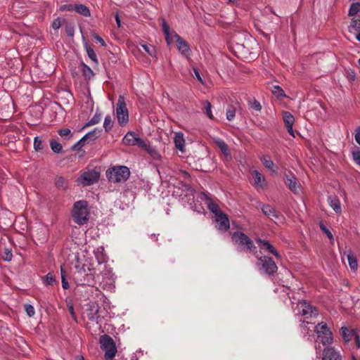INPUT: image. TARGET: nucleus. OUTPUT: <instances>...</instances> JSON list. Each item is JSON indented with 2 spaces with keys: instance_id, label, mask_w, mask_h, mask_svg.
Masks as SVG:
<instances>
[{
  "instance_id": "1",
  "label": "nucleus",
  "mask_w": 360,
  "mask_h": 360,
  "mask_svg": "<svg viewBox=\"0 0 360 360\" xmlns=\"http://www.w3.org/2000/svg\"><path fill=\"white\" fill-rule=\"evenodd\" d=\"M130 176V171L126 166H116L106 171V176L112 183L126 181Z\"/></svg>"
},
{
  "instance_id": "2",
  "label": "nucleus",
  "mask_w": 360,
  "mask_h": 360,
  "mask_svg": "<svg viewBox=\"0 0 360 360\" xmlns=\"http://www.w3.org/2000/svg\"><path fill=\"white\" fill-rule=\"evenodd\" d=\"M72 216L74 221L83 225L88 221L89 211L87 209V202L85 200L77 201L74 204Z\"/></svg>"
},
{
  "instance_id": "3",
  "label": "nucleus",
  "mask_w": 360,
  "mask_h": 360,
  "mask_svg": "<svg viewBox=\"0 0 360 360\" xmlns=\"http://www.w3.org/2000/svg\"><path fill=\"white\" fill-rule=\"evenodd\" d=\"M101 348L105 351V357L107 360H112L117 353V348L114 340L109 335L101 337Z\"/></svg>"
},
{
  "instance_id": "4",
  "label": "nucleus",
  "mask_w": 360,
  "mask_h": 360,
  "mask_svg": "<svg viewBox=\"0 0 360 360\" xmlns=\"http://www.w3.org/2000/svg\"><path fill=\"white\" fill-rule=\"evenodd\" d=\"M318 339L323 345H331L333 342V335L327 324L324 322L319 323L316 327Z\"/></svg>"
},
{
  "instance_id": "5",
  "label": "nucleus",
  "mask_w": 360,
  "mask_h": 360,
  "mask_svg": "<svg viewBox=\"0 0 360 360\" xmlns=\"http://www.w3.org/2000/svg\"><path fill=\"white\" fill-rule=\"evenodd\" d=\"M116 115L120 125H124L129 122L128 110L126 107L124 97L122 95L119 96L117 103Z\"/></svg>"
},
{
  "instance_id": "6",
  "label": "nucleus",
  "mask_w": 360,
  "mask_h": 360,
  "mask_svg": "<svg viewBox=\"0 0 360 360\" xmlns=\"http://www.w3.org/2000/svg\"><path fill=\"white\" fill-rule=\"evenodd\" d=\"M231 238L234 243L242 247H246L247 250L252 251L256 248L253 241L243 232H234Z\"/></svg>"
},
{
  "instance_id": "7",
  "label": "nucleus",
  "mask_w": 360,
  "mask_h": 360,
  "mask_svg": "<svg viewBox=\"0 0 360 360\" xmlns=\"http://www.w3.org/2000/svg\"><path fill=\"white\" fill-rule=\"evenodd\" d=\"M259 260L260 261L264 271L267 274L272 275L277 271V266L271 257L265 256L260 257Z\"/></svg>"
},
{
  "instance_id": "8",
  "label": "nucleus",
  "mask_w": 360,
  "mask_h": 360,
  "mask_svg": "<svg viewBox=\"0 0 360 360\" xmlns=\"http://www.w3.org/2000/svg\"><path fill=\"white\" fill-rule=\"evenodd\" d=\"M100 174L96 170H91L89 172H84L81 175V183L84 186H89L96 182L99 179Z\"/></svg>"
},
{
  "instance_id": "9",
  "label": "nucleus",
  "mask_w": 360,
  "mask_h": 360,
  "mask_svg": "<svg viewBox=\"0 0 360 360\" xmlns=\"http://www.w3.org/2000/svg\"><path fill=\"white\" fill-rule=\"evenodd\" d=\"M297 307L300 314L307 318L311 317L317 314L316 309L304 300L299 301Z\"/></svg>"
},
{
  "instance_id": "10",
  "label": "nucleus",
  "mask_w": 360,
  "mask_h": 360,
  "mask_svg": "<svg viewBox=\"0 0 360 360\" xmlns=\"http://www.w3.org/2000/svg\"><path fill=\"white\" fill-rule=\"evenodd\" d=\"M174 37H175L177 48L180 53L186 58H188L191 51L188 43L175 32L174 33Z\"/></svg>"
},
{
  "instance_id": "11",
  "label": "nucleus",
  "mask_w": 360,
  "mask_h": 360,
  "mask_svg": "<svg viewBox=\"0 0 360 360\" xmlns=\"http://www.w3.org/2000/svg\"><path fill=\"white\" fill-rule=\"evenodd\" d=\"M322 360H342V358L333 347H327L323 350Z\"/></svg>"
},
{
  "instance_id": "12",
  "label": "nucleus",
  "mask_w": 360,
  "mask_h": 360,
  "mask_svg": "<svg viewBox=\"0 0 360 360\" xmlns=\"http://www.w3.org/2000/svg\"><path fill=\"white\" fill-rule=\"evenodd\" d=\"M285 184L294 194L297 195L300 193L301 186L294 175H286Z\"/></svg>"
},
{
  "instance_id": "13",
  "label": "nucleus",
  "mask_w": 360,
  "mask_h": 360,
  "mask_svg": "<svg viewBox=\"0 0 360 360\" xmlns=\"http://www.w3.org/2000/svg\"><path fill=\"white\" fill-rule=\"evenodd\" d=\"M262 210L266 216L275 222L282 219V215L269 205H264L262 207Z\"/></svg>"
},
{
  "instance_id": "14",
  "label": "nucleus",
  "mask_w": 360,
  "mask_h": 360,
  "mask_svg": "<svg viewBox=\"0 0 360 360\" xmlns=\"http://www.w3.org/2000/svg\"><path fill=\"white\" fill-rule=\"evenodd\" d=\"M99 306L96 302L89 303L86 311L87 317L89 320L92 321H96L98 323V320L100 317L98 314Z\"/></svg>"
},
{
  "instance_id": "15",
  "label": "nucleus",
  "mask_w": 360,
  "mask_h": 360,
  "mask_svg": "<svg viewBox=\"0 0 360 360\" xmlns=\"http://www.w3.org/2000/svg\"><path fill=\"white\" fill-rule=\"evenodd\" d=\"M283 120L287 128L288 132L292 136L295 137L294 131L292 129V127L295 122V118L293 115L288 111H284L283 112Z\"/></svg>"
},
{
  "instance_id": "16",
  "label": "nucleus",
  "mask_w": 360,
  "mask_h": 360,
  "mask_svg": "<svg viewBox=\"0 0 360 360\" xmlns=\"http://www.w3.org/2000/svg\"><path fill=\"white\" fill-rule=\"evenodd\" d=\"M216 221L218 224V229L226 231L229 229L230 223L227 215L221 212L215 216Z\"/></svg>"
},
{
  "instance_id": "17",
  "label": "nucleus",
  "mask_w": 360,
  "mask_h": 360,
  "mask_svg": "<svg viewBox=\"0 0 360 360\" xmlns=\"http://www.w3.org/2000/svg\"><path fill=\"white\" fill-rule=\"evenodd\" d=\"M202 195L203 198H201L205 199L206 200L205 204L207 205V208L210 212L214 214L215 216L222 212L220 210L219 205L216 202H214L210 197H209L205 193H202Z\"/></svg>"
},
{
  "instance_id": "18",
  "label": "nucleus",
  "mask_w": 360,
  "mask_h": 360,
  "mask_svg": "<svg viewBox=\"0 0 360 360\" xmlns=\"http://www.w3.org/2000/svg\"><path fill=\"white\" fill-rule=\"evenodd\" d=\"M252 176L254 179L255 184L257 188H264L266 186L264 176L258 171H252Z\"/></svg>"
},
{
  "instance_id": "19",
  "label": "nucleus",
  "mask_w": 360,
  "mask_h": 360,
  "mask_svg": "<svg viewBox=\"0 0 360 360\" xmlns=\"http://www.w3.org/2000/svg\"><path fill=\"white\" fill-rule=\"evenodd\" d=\"M174 142L175 146L177 149H179L181 152L184 153L185 151V140L184 138V134L181 132L175 133V136L174 138Z\"/></svg>"
},
{
  "instance_id": "20",
  "label": "nucleus",
  "mask_w": 360,
  "mask_h": 360,
  "mask_svg": "<svg viewBox=\"0 0 360 360\" xmlns=\"http://www.w3.org/2000/svg\"><path fill=\"white\" fill-rule=\"evenodd\" d=\"M214 141L216 146L221 150V151L224 153V155L229 156L230 155V151L227 144L221 139H214Z\"/></svg>"
},
{
  "instance_id": "21",
  "label": "nucleus",
  "mask_w": 360,
  "mask_h": 360,
  "mask_svg": "<svg viewBox=\"0 0 360 360\" xmlns=\"http://www.w3.org/2000/svg\"><path fill=\"white\" fill-rule=\"evenodd\" d=\"M75 11L84 17H89L91 15L90 10L87 6L83 4H75Z\"/></svg>"
},
{
  "instance_id": "22",
  "label": "nucleus",
  "mask_w": 360,
  "mask_h": 360,
  "mask_svg": "<svg viewBox=\"0 0 360 360\" xmlns=\"http://www.w3.org/2000/svg\"><path fill=\"white\" fill-rule=\"evenodd\" d=\"M257 242L260 244H262L270 253L273 254L276 257H281L279 253L276 251L274 247L269 243V241L264 240L262 239H257Z\"/></svg>"
},
{
  "instance_id": "23",
  "label": "nucleus",
  "mask_w": 360,
  "mask_h": 360,
  "mask_svg": "<svg viewBox=\"0 0 360 360\" xmlns=\"http://www.w3.org/2000/svg\"><path fill=\"white\" fill-rule=\"evenodd\" d=\"M136 139V136L135 134L132 131H129L124 136L122 142L125 145L135 146Z\"/></svg>"
},
{
  "instance_id": "24",
  "label": "nucleus",
  "mask_w": 360,
  "mask_h": 360,
  "mask_svg": "<svg viewBox=\"0 0 360 360\" xmlns=\"http://www.w3.org/2000/svg\"><path fill=\"white\" fill-rule=\"evenodd\" d=\"M102 132L101 129L96 128L92 131L89 132L85 136H83V140H91L94 141L98 138V136L101 135V133Z\"/></svg>"
},
{
  "instance_id": "25",
  "label": "nucleus",
  "mask_w": 360,
  "mask_h": 360,
  "mask_svg": "<svg viewBox=\"0 0 360 360\" xmlns=\"http://www.w3.org/2000/svg\"><path fill=\"white\" fill-rule=\"evenodd\" d=\"M329 204L336 213H340L341 207L340 201L335 197H330L328 198Z\"/></svg>"
},
{
  "instance_id": "26",
  "label": "nucleus",
  "mask_w": 360,
  "mask_h": 360,
  "mask_svg": "<svg viewBox=\"0 0 360 360\" xmlns=\"http://www.w3.org/2000/svg\"><path fill=\"white\" fill-rule=\"evenodd\" d=\"M347 260L351 269L356 270L358 268L357 259L352 252L347 254Z\"/></svg>"
},
{
  "instance_id": "27",
  "label": "nucleus",
  "mask_w": 360,
  "mask_h": 360,
  "mask_svg": "<svg viewBox=\"0 0 360 360\" xmlns=\"http://www.w3.org/2000/svg\"><path fill=\"white\" fill-rule=\"evenodd\" d=\"M94 283V276L93 274H86L83 279H80L79 284L92 285Z\"/></svg>"
},
{
  "instance_id": "28",
  "label": "nucleus",
  "mask_w": 360,
  "mask_h": 360,
  "mask_svg": "<svg viewBox=\"0 0 360 360\" xmlns=\"http://www.w3.org/2000/svg\"><path fill=\"white\" fill-rule=\"evenodd\" d=\"M85 49L89 58L96 64H98L96 54L94 49L87 43L85 44Z\"/></svg>"
},
{
  "instance_id": "29",
  "label": "nucleus",
  "mask_w": 360,
  "mask_h": 360,
  "mask_svg": "<svg viewBox=\"0 0 360 360\" xmlns=\"http://www.w3.org/2000/svg\"><path fill=\"white\" fill-rule=\"evenodd\" d=\"M81 66H82V73H83L84 76L85 77V78L89 79L91 77H93V76L94 75V73L88 65H86L84 63H82Z\"/></svg>"
},
{
  "instance_id": "30",
  "label": "nucleus",
  "mask_w": 360,
  "mask_h": 360,
  "mask_svg": "<svg viewBox=\"0 0 360 360\" xmlns=\"http://www.w3.org/2000/svg\"><path fill=\"white\" fill-rule=\"evenodd\" d=\"M55 184L57 188L65 189L68 184L67 181L63 176H57L55 179Z\"/></svg>"
},
{
  "instance_id": "31",
  "label": "nucleus",
  "mask_w": 360,
  "mask_h": 360,
  "mask_svg": "<svg viewBox=\"0 0 360 360\" xmlns=\"http://www.w3.org/2000/svg\"><path fill=\"white\" fill-rule=\"evenodd\" d=\"M360 11V1L356 3H353L350 6L348 15L349 16H354L357 14Z\"/></svg>"
},
{
  "instance_id": "32",
  "label": "nucleus",
  "mask_w": 360,
  "mask_h": 360,
  "mask_svg": "<svg viewBox=\"0 0 360 360\" xmlns=\"http://www.w3.org/2000/svg\"><path fill=\"white\" fill-rule=\"evenodd\" d=\"M50 145H51V148L53 152H55L56 153H60L62 152V150H63L62 145L59 142L56 141V140L52 139L50 141Z\"/></svg>"
},
{
  "instance_id": "33",
  "label": "nucleus",
  "mask_w": 360,
  "mask_h": 360,
  "mask_svg": "<svg viewBox=\"0 0 360 360\" xmlns=\"http://www.w3.org/2000/svg\"><path fill=\"white\" fill-rule=\"evenodd\" d=\"M141 46L148 55L153 58H156V50L153 46L142 44Z\"/></svg>"
},
{
  "instance_id": "34",
  "label": "nucleus",
  "mask_w": 360,
  "mask_h": 360,
  "mask_svg": "<svg viewBox=\"0 0 360 360\" xmlns=\"http://www.w3.org/2000/svg\"><path fill=\"white\" fill-rule=\"evenodd\" d=\"M113 127V121L110 115L105 117L103 127L106 132H108Z\"/></svg>"
},
{
  "instance_id": "35",
  "label": "nucleus",
  "mask_w": 360,
  "mask_h": 360,
  "mask_svg": "<svg viewBox=\"0 0 360 360\" xmlns=\"http://www.w3.org/2000/svg\"><path fill=\"white\" fill-rule=\"evenodd\" d=\"M101 119V114L96 112V114L94 115V117L84 125V127H86L91 125H94L96 124H98Z\"/></svg>"
},
{
  "instance_id": "36",
  "label": "nucleus",
  "mask_w": 360,
  "mask_h": 360,
  "mask_svg": "<svg viewBox=\"0 0 360 360\" xmlns=\"http://www.w3.org/2000/svg\"><path fill=\"white\" fill-rule=\"evenodd\" d=\"M261 161L262 162L263 165L267 169H273V167L274 166V162L271 160V158L269 156H263L261 158Z\"/></svg>"
},
{
  "instance_id": "37",
  "label": "nucleus",
  "mask_w": 360,
  "mask_h": 360,
  "mask_svg": "<svg viewBox=\"0 0 360 360\" xmlns=\"http://www.w3.org/2000/svg\"><path fill=\"white\" fill-rule=\"evenodd\" d=\"M202 104L204 105V108L205 110L206 115H207V117L210 119L212 120L213 115L211 111V108H212L211 103L208 101L206 100L202 102Z\"/></svg>"
},
{
  "instance_id": "38",
  "label": "nucleus",
  "mask_w": 360,
  "mask_h": 360,
  "mask_svg": "<svg viewBox=\"0 0 360 360\" xmlns=\"http://www.w3.org/2000/svg\"><path fill=\"white\" fill-rule=\"evenodd\" d=\"M1 257L4 261L10 262L12 259L13 254L8 248H4L1 253Z\"/></svg>"
},
{
  "instance_id": "39",
  "label": "nucleus",
  "mask_w": 360,
  "mask_h": 360,
  "mask_svg": "<svg viewBox=\"0 0 360 360\" xmlns=\"http://www.w3.org/2000/svg\"><path fill=\"white\" fill-rule=\"evenodd\" d=\"M236 115V108L233 106H230L226 110V118L229 121H231L234 119Z\"/></svg>"
},
{
  "instance_id": "40",
  "label": "nucleus",
  "mask_w": 360,
  "mask_h": 360,
  "mask_svg": "<svg viewBox=\"0 0 360 360\" xmlns=\"http://www.w3.org/2000/svg\"><path fill=\"white\" fill-rule=\"evenodd\" d=\"M44 280L46 285H53L56 283L55 276L53 273H49L44 277Z\"/></svg>"
},
{
  "instance_id": "41",
  "label": "nucleus",
  "mask_w": 360,
  "mask_h": 360,
  "mask_svg": "<svg viewBox=\"0 0 360 360\" xmlns=\"http://www.w3.org/2000/svg\"><path fill=\"white\" fill-rule=\"evenodd\" d=\"M320 229L321 230L326 234V236H328V238L331 240V241H333L334 238H333V234L331 233V232L330 231V230L328 229H327L326 227V226L323 224V223H321L320 225Z\"/></svg>"
},
{
  "instance_id": "42",
  "label": "nucleus",
  "mask_w": 360,
  "mask_h": 360,
  "mask_svg": "<svg viewBox=\"0 0 360 360\" xmlns=\"http://www.w3.org/2000/svg\"><path fill=\"white\" fill-rule=\"evenodd\" d=\"M137 145L141 148H143L146 150H147L148 147L149 146L141 138L136 137V141H135V146Z\"/></svg>"
},
{
  "instance_id": "43",
  "label": "nucleus",
  "mask_w": 360,
  "mask_h": 360,
  "mask_svg": "<svg viewBox=\"0 0 360 360\" xmlns=\"http://www.w3.org/2000/svg\"><path fill=\"white\" fill-rule=\"evenodd\" d=\"M272 92L278 96H285L284 91L279 86H274Z\"/></svg>"
},
{
  "instance_id": "44",
  "label": "nucleus",
  "mask_w": 360,
  "mask_h": 360,
  "mask_svg": "<svg viewBox=\"0 0 360 360\" xmlns=\"http://www.w3.org/2000/svg\"><path fill=\"white\" fill-rule=\"evenodd\" d=\"M341 330H342V335L344 338V340L346 341V342H348L350 340V332L349 330L347 328H341Z\"/></svg>"
},
{
  "instance_id": "45",
  "label": "nucleus",
  "mask_w": 360,
  "mask_h": 360,
  "mask_svg": "<svg viewBox=\"0 0 360 360\" xmlns=\"http://www.w3.org/2000/svg\"><path fill=\"white\" fill-rule=\"evenodd\" d=\"M25 309L30 317H32L34 315V309L31 304H25Z\"/></svg>"
},
{
  "instance_id": "46",
  "label": "nucleus",
  "mask_w": 360,
  "mask_h": 360,
  "mask_svg": "<svg viewBox=\"0 0 360 360\" xmlns=\"http://www.w3.org/2000/svg\"><path fill=\"white\" fill-rule=\"evenodd\" d=\"M86 140H83V137L77 141L74 146H72V149L73 150H79L85 143Z\"/></svg>"
},
{
  "instance_id": "47",
  "label": "nucleus",
  "mask_w": 360,
  "mask_h": 360,
  "mask_svg": "<svg viewBox=\"0 0 360 360\" xmlns=\"http://www.w3.org/2000/svg\"><path fill=\"white\" fill-rule=\"evenodd\" d=\"M34 147L36 150H39L42 148V142L39 137L34 138Z\"/></svg>"
},
{
  "instance_id": "48",
  "label": "nucleus",
  "mask_w": 360,
  "mask_h": 360,
  "mask_svg": "<svg viewBox=\"0 0 360 360\" xmlns=\"http://www.w3.org/2000/svg\"><path fill=\"white\" fill-rule=\"evenodd\" d=\"M58 133L60 136H72L70 129L68 128L59 129Z\"/></svg>"
},
{
  "instance_id": "49",
  "label": "nucleus",
  "mask_w": 360,
  "mask_h": 360,
  "mask_svg": "<svg viewBox=\"0 0 360 360\" xmlns=\"http://www.w3.org/2000/svg\"><path fill=\"white\" fill-rule=\"evenodd\" d=\"M350 27L356 30H360V19H353Z\"/></svg>"
},
{
  "instance_id": "50",
  "label": "nucleus",
  "mask_w": 360,
  "mask_h": 360,
  "mask_svg": "<svg viewBox=\"0 0 360 360\" xmlns=\"http://www.w3.org/2000/svg\"><path fill=\"white\" fill-rule=\"evenodd\" d=\"M62 25V20L59 18L55 19L52 22V27L54 30L59 29Z\"/></svg>"
},
{
  "instance_id": "51",
  "label": "nucleus",
  "mask_w": 360,
  "mask_h": 360,
  "mask_svg": "<svg viewBox=\"0 0 360 360\" xmlns=\"http://www.w3.org/2000/svg\"><path fill=\"white\" fill-rule=\"evenodd\" d=\"M250 106H251V108H252L253 109H255L257 111H260L262 109L261 104L259 103V102H258L256 100H253L252 101L250 102Z\"/></svg>"
},
{
  "instance_id": "52",
  "label": "nucleus",
  "mask_w": 360,
  "mask_h": 360,
  "mask_svg": "<svg viewBox=\"0 0 360 360\" xmlns=\"http://www.w3.org/2000/svg\"><path fill=\"white\" fill-rule=\"evenodd\" d=\"M352 155H353V158H354V160L355 161V162L357 165H360V151L359 150L354 151L352 153Z\"/></svg>"
},
{
  "instance_id": "53",
  "label": "nucleus",
  "mask_w": 360,
  "mask_h": 360,
  "mask_svg": "<svg viewBox=\"0 0 360 360\" xmlns=\"http://www.w3.org/2000/svg\"><path fill=\"white\" fill-rule=\"evenodd\" d=\"M162 30H163L165 35H168V33L169 32V27L165 20H162Z\"/></svg>"
},
{
  "instance_id": "54",
  "label": "nucleus",
  "mask_w": 360,
  "mask_h": 360,
  "mask_svg": "<svg viewBox=\"0 0 360 360\" xmlns=\"http://www.w3.org/2000/svg\"><path fill=\"white\" fill-rule=\"evenodd\" d=\"M165 39L168 45L171 44L174 39H175V37H174V34H170L169 32L168 35H165Z\"/></svg>"
},
{
  "instance_id": "55",
  "label": "nucleus",
  "mask_w": 360,
  "mask_h": 360,
  "mask_svg": "<svg viewBox=\"0 0 360 360\" xmlns=\"http://www.w3.org/2000/svg\"><path fill=\"white\" fill-rule=\"evenodd\" d=\"M74 6H75V5L68 4V5L63 6L61 8L63 11H75Z\"/></svg>"
},
{
  "instance_id": "56",
  "label": "nucleus",
  "mask_w": 360,
  "mask_h": 360,
  "mask_svg": "<svg viewBox=\"0 0 360 360\" xmlns=\"http://www.w3.org/2000/svg\"><path fill=\"white\" fill-rule=\"evenodd\" d=\"M193 72H194V76L196 77V79L200 82L202 84H203V81H202V79L200 75V72L199 71L196 69V68H193Z\"/></svg>"
},
{
  "instance_id": "57",
  "label": "nucleus",
  "mask_w": 360,
  "mask_h": 360,
  "mask_svg": "<svg viewBox=\"0 0 360 360\" xmlns=\"http://www.w3.org/2000/svg\"><path fill=\"white\" fill-rule=\"evenodd\" d=\"M68 309H69V311H70L72 319L76 321L77 320L76 319V315H75V311H74L73 306L72 304L68 305Z\"/></svg>"
},
{
  "instance_id": "58",
  "label": "nucleus",
  "mask_w": 360,
  "mask_h": 360,
  "mask_svg": "<svg viewBox=\"0 0 360 360\" xmlns=\"http://www.w3.org/2000/svg\"><path fill=\"white\" fill-rule=\"evenodd\" d=\"M94 38L97 40V41H98L99 43H101V44L103 46H106V44H105V42L104 41V40H103L101 37H99L98 35L95 34V35H94Z\"/></svg>"
},
{
  "instance_id": "59",
  "label": "nucleus",
  "mask_w": 360,
  "mask_h": 360,
  "mask_svg": "<svg viewBox=\"0 0 360 360\" xmlns=\"http://www.w3.org/2000/svg\"><path fill=\"white\" fill-rule=\"evenodd\" d=\"M62 286L63 288L66 290L69 288V283L65 277L62 278Z\"/></svg>"
},
{
  "instance_id": "60",
  "label": "nucleus",
  "mask_w": 360,
  "mask_h": 360,
  "mask_svg": "<svg viewBox=\"0 0 360 360\" xmlns=\"http://www.w3.org/2000/svg\"><path fill=\"white\" fill-rule=\"evenodd\" d=\"M356 141L360 145V127L357 129L355 135Z\"/></svg>"
},
{
  "instance_id": "61",
  "label": "nucleus",
  "mask_w": 360,
  "mask_h": 360,
  "mask_svg": "<svg viewBox=\"0 0 360 360\" xmlns=\"http://www.w3.org/2000/svg\"><path fill=\"white\" fill-rule=\"evenodd\" d=\"M238 50L244 56H245V54L247 53V51L245 50V47L243 45L238 46Z\"/></svg>"
},
{
  "instance_id": "62",
  "label": "nucleus",
  "mask_w": 360,
  "mask_h": 360,
  "mask_svg": "<svg viewBox=\"0 0 360 360\" xmlns=\"http://www.w3.org/2000/svg\"><path fill=\"white\" fill-rule=\"evenodd\" d=\"M182 173V177L185 179H191V175L189 173H188L186 171H184L181 172Z\"/></svg>"
},
{
  "instance_id": "63",
  "label": "nucleus",
  "mask_w": 360,
  "mask_h": 360,
  "mask_svg": "<svg viewBox=\"0 0 360 360\" xmlns=\"http://www.w3.org/2000/svg\"><path fill=\"white\" fill-rule=\"evenodd\" d=\"M67 32H68V35L72 36L73 33H74L73 27H68Z\"/></svg>"
},
{
  "instance_id": "64",
  "label": "nucleus",
  "mask_w": 360,
  "mask_h": 360,
  "mask_svg": "<svg viewBox=\"0 0 360 360\" xmlns=\"http://www.w3.org/2000/svg\"><path fill=\"white\" fill-rule=\"evenodd\" d=\"M115 20H116V22H117V26H118V27H120V25H121V21H120V19L119 15H118V14H117V13L115 15Z\"/></svg>"
}]
</instances>
